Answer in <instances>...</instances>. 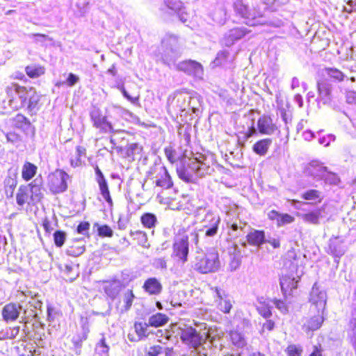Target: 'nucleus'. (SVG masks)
Segmentation results:
<instances>
[{
	"label": "nucleus",
	"mask_w": 356,
	"mask_h": 356,
	"mask_svg": "<svg viewBox=\"0 0 356 356\" xmlns=\"http://www.w3.org/2000/svg\"><path fill=\"white\" fill-rule=\"evenodd\" d=\"M5 92L9 104L16 108L26 107L33 111L40 102V96L33 87L26 88L13 82L6 87Z\"/></svg>",
	"instance_id": "1"
},
{
	"label": "nucleus",
	"mask_w": 356,
	"mask_h": 356,
	"mask_svg": "<svg viewBox=\"0 0 356 356\" xmlns=\"http://www.w3.org/2000/svg\"><path fill=\"white\" fill-rule=\"evenodd\" d=\"M193 268L202 274L217 271L220 268L219 255L217 251L210 250L197 253L193 261Z\"/></svg>",
	"instance_id": "2"
},
{
	"label": "nucleus",
	"mask_w": 356,
	"mask_h": 356,
	"mask_svg": "<svg viewBox=\"0 0 356 356\" xmlns=\"http://www.w3.org/2000/svg\"><path fill=\"white\" fill-rule=\"evenodd\" d=\"M178 330L181 341L189 348L197 349L207 341V337L191 325H184Z\"/></svg>",
	"instance_id": "3"
},
{
	"label": "nucleus",
	"mask_w": 356,
	"mask_h": 356,
	"mask_svg": "<svg viewBox=\"0 0 356 356\" xmlns=\"http://www.w3.org/2000/svg\"><path fill=\"white\" fill-rule=\"evenodd\" d=\"M70 176L61 169H56L49 174L47 177V186L54 195L65 192L68 188Z\"/></svg>",
	"instance_id": "4"
},
{
	"label": "nucleus",
	"mask_w": 356,
	"mask_h": 356,
	"mask_svg": "<svg viewBox=\"0 0 356 356\" xmlns=\"http://www.w3.org/2000/svg\"><path fill=\"white\" fill-rule=\"evenodd\" d=\"M189 253L188 236L184 229H179L172 244V255L177 261L184 264L188 261Z\"/></svg>",
	"instance_id": "5"
},
{
	"label": "nucleus",
	"mask_w": 356,
	"mask_h": 356,
	"mask_svg": "<svg viewBox=\"0 0 356 356\" xmlns=\"http://www.w3.org/2000/svg\"><path fill=\"white\" fill-rule=\"evenodd\" d=\"M311 302L310 312L315 313L316 310L324 312L326 305V294L318 286H313L309 296Z\"/></svg>",
	"instance_id": "6"
},
{
	"label": "nucleus",
	"mask_w": 356,
	"mask_h": 356,
	"mask_svg": "<svg viewBox=\"0 0 356 356\" xmlns=\"http://www.w3.org/2000/svg\"><path fill=\"white\" fill-rule=\"evenodd\" d=\"M154 184L163 189H170L173 188L174 182L172 179L165 166H161L157 169V172L154 177Z\"/></svg>",
	"instance_id": "7"
},
{
	"label": "nucleus",
	"mask_w": 356,
	"mask_h": 356,
	"mask_svg": "<svg viewBox=\"0 0 356 356\" xmlns=\"http://www.w3.org/2000/svg\"><path fill=\"white\" fill-rule=\"evenodd\" d=\"M177 68L179 71L194 76L202 74L204 70L201 63L191 59L180 62Z\"/></svg>",
	"instance_id": "8"
},
{
	"label": "nucleus",
	"mask_w": 356,
	"mask_h": 356,
	"mask_svg": "<svg viewBox=\"0 0 356 356\" xmlns=\"http://www.w3.org/2000/svg\"><path fill=\"white\" fill-rule=\"evenodd\" d=\"M298 280L290 275H284L280 278L282 293L285 300L292 296L293 291L298 288Z\"/></svg>",
	"instance_id": "9"
},
{
	"label": "nucleus",
	"mask_w": 356,
	"mask_h": 356,
	"mask_svg": "<svg viewBox=\"0 0 356 356\" xmlns=\"http://www.w3.org/2000/svg\"><path fill=\"white\" fill-rule=\"evenodd\" d=\"M257 128L259 134L271 135L277 129V126L270 115H263L257 120Z\"/></svg>",
	"instance_id": "10"
},
{
	"label": "nucleus",
	"mask_w": 356,
	"mask_h": 356,
	"mask_svg": "<svg viewBox=\"0 0 356 356\" xmlns=\"http://www.w3.org/2000/svg\"><path fill=\"white\" fill-rule=\"evenodd\" d=\"M22 306L19 303L9 302L2 309L1 315L3 319L8 322L15 321L19 316Z\"/></svg>",
	"instance_id": "11"
},
{
	"label": "nucleus",
	"mask_w": 356,
	"mask_h": 356,
	"mask_svg": "<svg viewBox=\"0 0 356 356\" xmlns=\"http://www.w3.org/2000/svg\"><path fill=\"white\" fill-rule=\"evenodd\" d=\"M117 152L124 159H135L136 154H140L143 152V147L136 143L127 144L126 146H118L115 147Z\"/></svg>",
	"instance_id": "12"
},
{
	"label": "nucleus",
	"mask_w": 356,
	"mask_h": 356,
	"mask_svg": "<svg viewBox=\"0 0 356 356\" xmlns=\"http://www.w3.org/2000/svg\"><path fill=\"white\" fill-rule=\"evenodd\" d=\"M93 126L99 130L101 133H113L114 129L112 124L108 121L107 118L100 113H95L91 115Z\"/></svg>",
	"instance_id": "13"
},
{
	"label": "nucleus",
	"mask_w": 356,
	"mask_h": 356,
	"mask_svg": "<svg viewBox=\"0 0 356 356\" xmlns=\"http://www.w3.org/2000/svg\"><path fill=\"white\" fill-rule=\"evenodd\" d=\"M323 313L324 312L316 310V312L313 313L314 315L309 317L304 323L303 330L307 333L318 330L324 321Z\"/></svg>",
	"instance_id": "14"
},
{
	"label": "nucleus",
	"mask_w": 356,
	"mask_h": 356,
	"mask_svg": "<svg viewBox=\"0 0 356 356\" xmlns=\"http://www.w3.org/2000/svg\"><path fill=\"white\" fill-rule=\"evenodd\" d=\"M142 288L150 296L159 295L163 290L162 284L159 280L156 277H149L145 280Z\"/></svg>",
	"instance_id": "15"
},
{
	"label": "nucleus",
	"mask_w": 356,
	"mask_h": 356,
	"mask_svg": "<svg viewBox=\"0 0 356 356\" xmlns=\"http://www.w3.org/2000/svg\"><path fill=\"white\" fill-rule=\"evenodd\" d=\"M215 292L216 293L217 299L216 302L219 309L224 314H228L230 312L232 305L228 296L221 289L216 287Z\"/></svg>",
	"instance_id": "16"
},
{
	"label": "nucleus",
	"mask_w": 356,
	"mask_h": 356,
	"mask_svg": "<svg viewBox=\"0 0 356 356\" xmlns=\"http://www.w3.org/2000/svg\"><path fill=\"white\" fill-rule=\"evenodd\" d=\"M135 298L133 290L128 289L126 291L122 296V300L117 305V309L119 312L123 314L130 310Z\"/></svg>",
	"instance_id": "17"
},
{
	"label": "nucleus",
	"mask_w": 356,
	"mask_h": 356,
	"mask_svg": "<svg viewBox=\"0 0 356 356\" xmlns=\"http://www.w3.org/2000/svg\"><path fill=\"white\" fill-rule=\"evenodd\" d=\"M324 211L325 207L322 206L302 213L301 218L305 222L316 225L320 223V220L323 217Z\"/></svg>",
	"instance_id": "18"
},
{
	"label": "nucleus",
	"mask_w": 356,
	"mask_h": 356,
	"mask_svg": "<svg viewBox=\"0 0 356 356\" xmlns=\"http://www.w3.org/2000/svg\"><path fill=\"white\" fill-rule=\"evenodd\" d=\"M246 240L250 245L259 247L266 242L265 232L254 229L247 234Z\"/></svg>",
	"instance_id": "19"
},
{
	"label": "nucleus",
	"mask_w": 356,
	"mask_h": 356,
	"mask_svg": "<svg viewBox=\"0 0 356 356\" xmlns=\"http://www.w3.org/2000/svg\"><path fill=\"white\" fill-rule=\"evenodd\" d=\"M38 172V167L30 161H25L22 168L21 176L24 181L31 180Z\"/></svg>",
	"instance_id": "20"
},
{
	"label": "nucleus",
	"mask_w": 356,
	"mask_h": 356,
	"mask_svg": "<svg viewBox=\"0 0 356 356\" xmlns=\"http://www.w3.org/2000/svg\"><path fill=\"white\" fill-rule=\"evenodd\" d=\"M271 144V138L260 139L253 145L252 151L259 156H264L268 153Z\"/></svg>",
	"instance_id": "21"
},
{
	"label": "nucleus",
	"mask_w": 356,
	"mask_h": 356,
	"mask_svg": "<svg viewBox=\"0 0 356 356\" xmlns=\"http://www.w3.org/2000/svg\"><path fill=\"white\" fill-rule=\"evenodd\" d=\"M170 321V318L165 314L157 312L152 314L148 319V325L155 328L164 326Z\"/></svg>",
	"instance_id": "22"
},
{
	"label": "nucleus",
	"mask_w": 356,
	"mask_h": 356,
	"mask_svg": "<svg viewBox=\"0 0 356 356\" xmlns=\"http://www.w3.org/2000/svg\"><path fill=\"white\" fill-rule=\"evenodd\" d=\"M132 240L139 246L144 248H149V243H148L147 234L145 232L142 230H131L129 232Z\"/></svg>",
	"instance_id": "23"
},
{
	"label": "nucleus",
	"mask_w": 356,
	"mask_h": 356,
	"mask_svg": "<svg viewBox=\"0 0 356 356\" xmlns=\"http://www.w3.org/2000/svg\"><path fill=\"white\" fill-rule=\"evenodd\" d=\"M302 200L311 201L315 204L321 203L323 200L322 193L316 189H309L301 194Z\"/></svg>",
	"instance_id": "24"
},
{
	"label": "nucleus",
	"mask_w": 356,
	"mask_h": 356,
	"mask_svg": "<svg viewBox=\"0 0 356 356\" xmlns=\"http://www.w3.org/2000/svg\"><path fill=\"white\" fill-rule=\"evenodd\" d=\"M25 72L31 79L38 78L45 74V67L40 65H29L25 67Z\"/></svg>",
	"instance_id": "25"
},
{
	"label": "nucleus",
	"mask_w": 356,
	"mask_h": 356,
	"mask_svg": "<svg viewBox=\"0 0 356 356\" xmlns=\"http://www.w3.org/2000/svg\"><path fill=\"white\" fill-rule=\"evenodd\" d=\"M324 70L330 81L340 83L345 79L344 73L336 67H325Z\"/></svg>",
	"instance_id": "26"
},
{
	"label": "nucleus",
	"mask_w": 356,
	"mask_h": 356,
	"mask_svg": "<svg viewBox=\"0 0 356 356\" xmlns=\"http://www.w3.org/2000/svg\"><path fill=\"white\" fill-rule=\"evenodd\" d=\"M140 220L143 227L146 229H154L157 223L156 215L149 212L143 213Z\"/></svg>",
	"instance_id": "27"
},
{
	"label": "nucleus",
	"mask_w": 356,
	"mask_h": 356,
	"mask_svg": "<svg viewBox=\"0 0 356 356\" xmlns=\"http://www.w3.org/2000/svg\"><path fill=\"white\" fill-rule=\"evenodd\" d=\"M17 185L16 176H8L4 180V191L8 197H12Z\"/></svg>",
	"instance_id": "28"
},
{
	"label": "nucleus",
	"mask_w": 356,
	"mask_h": 356,
	"mask_svg": "<svg viewBox=\"0 0 356 356\" xmlns=\"http://www.w3.org/2000/svg\"><path fill=\"white\" fill-rule=\"evenodd\" d=\"M100 193L104 197V200L108 203V206L112 207L113 206V202L110 194L108 188V184L106 179L101 180L97 182Z\"/></svg>",
	"instance_id": "29"
},
{
	"label": "nucleus",
	"mask_w": 356,
	"mask_h": 356,
	"mask_svg": "<svg viewBox=\"0 0 356 356\" xmlns=\"http://www.w3.org/2000/svg\"><path fill=\"white\" fill-rule=\"evenodd\" d=\"M298 254L296 250L292 248L289 250L282 257L284 266L291 268L294 266V261L297 260Z\"/></svg>",
	"instance_id": "30"
},
{
	"label": "nucleus",
	"mask_w": 356,
	"mask_h": 356,
	"mask_svg": "<svg viewBox=\"0 0 356 356\" xmlns=\"http://www.w3.org/2000/svg\"><path fill=\"white\" fill-rule=\"evenodd\" d=\"M76 157L70 159V164L73 168L79 167L82 163V157L86 154V149L83 146L76 147Z\"/></svg>",
	"instance_id": "31"
},
{
	"label": "nucleus",
	"mask_w": 356,
	"mask_h": 356,
	"mask_svg": "<svg viewBox=\"0 0 356 356\" xmlns=\"http://www.w3.org/2000/svg\"><path fill=\"white\" fill-rule=\"evenodd\" d=\"M60 269L65 275V278L70 281L74 280L78 276V273L72 264H65L60 266Z\"/></svg>",
	"instance_id": "32"
},
{
	"label": "nucleus",
	"mask_w": 356,
	"mask_h": 356,
	"mask_svg": "<svg viewBox=\"0 0 356 356\" xmlns=\"http://www.w3.org/2000/svg\"><path fill=\"white\" fill-rule=\"evenodd\" d=\"M229 339L236 346L243 347L245 345V340L241 333L237 330H231L229 333Z\"/></svg>",
	"instance_id": "33"
},
{
	"label": "nucleus",
	"mask_w": 356,
	"mask_h": 356,
	"mask_svg": "<svg viewBox=\"0 0 356 356\" xmlns=\"http://www.w3.org/2000/svg\"><path fill=\"white\" fill-rule=\"evenodd\" d=\"M149 326L147 323L143 322H136L134 323V330L140 339L147 338L149 336L147 327Z\"/></svg>",
	"instance_id": "34"
},
{
	"label": "nucleus",
	"mask_w": 356,
	"mask_h": 356,
	"mask_svg": "<svg viewBox=\"0 0 356 356\" xmlns=\"http://www.w3.org/2000/svg\"><path fill=\"white\" fill-rule=\"evenodd\" d=\"M258 314L264 318H269L272 316L271 307L265 301L260 302L257 307Z\"/></svg>",
	"instance_id": "35"
},
{
	"label": "nucleus",
	"mask_w": 356,
	"mask_h": 356,
	"mask_svg": "<svg viewBox=\"0 0 356 356\" xmlns=\"http://www.w3.org/2000/svg\"><path fill=\"white\" fill-rule=\"evenodd\" d=\"M250 31L243 28H233L229 31L227 38L232 41L237 40L244 37Z\"/></svg>",
	"instance_id": "36"
},
{
	"label": "nucleus",
	"mask_w": 356,
	"mask_h": 356,
	"mask_svg": "<svg viewBox=\"0 0 356 356\" xmlns=\"http://www.w3.org/2000/svg\"><path fill=\"white\" fill-rule=\"evenodd\" d=\"M29 192L26 186H22L19 188L16 195V201L18 205L23 206L29 200Z\"/></svg>",
	"instance_id": "37"
},
{
	"label": "nucleus",
	"mask_w": 356,
	"mask_h": 356,
	"mask_svg": "<svg viewBox=\"0 0 356 356\" xmlns=\"http://www.w3.org/2000/svg\"><path fill=\"white\" fill-rule=\"evenodd\" d=\"M85 251L84 245H79L77 243H74L71 245H70L66 252L68 255L72 257H78L83 253Z\"/></svg>",
	"instance_id": "38"
},
{
	"label": "nucleus",
	"mask_w": 356,
	"mask_h": 356,
	"mask_svg": "<svg viewBox=\"0 0 356 356\" xmlns=\"http://www.w3.org/2000/svg\"><path fill=\"white\" fill-rule=\"evenodd\" d=\"M317 91L320 96L321 97H329L331 95V87L330 86L323 81H319L317 82Z\"/></svg>",
	"instance_id": "39"
},
{
	"label": "nucleus",
	"mask_w": 356,
	"mask_h": 356,
	"mask_svg": "<svg viewBox=\"0 0 356 356\" xmlns=\"http://www.w3.org/2000/svg\"><path fill=\"white\" fill-rule=\"evenodd\" d=\"M302 347L296 344L288 345L285 350L286 356H302Z\"/></svg>",
	"instance_id": "40"
},
{
	"label": "nucleus",
	"mask_w": 356,
	"mask_h": 356,
	"mask_svg": "<svg viewBox=\"0 0 356 356\" xmlns=\"http://www.w3.org/2000/svg\"><path fill=\"white\" fill-rule=\"evenodd\" d=\"M66 239V234L62 230H56L54 233V241L56 247H62Z\"/></svg>",
	"instance_id": "41"
},
{
	"label": "nucleus",
	"mask_w": 356,
	"mask_h": 356,
	"mask_svg": "<svg viewBox=\"0 0 356 356\" xmlns=\"http://www.w3.org/2000/svg\"><path fill=\"white\" fill-rule=\"evenodd\" d=\"M266 321L261 324L260 334H264L273 331L275 327V322L274 320L265 318Z\"/></svg>",
	"instance_id": "42"
},
{
	"label": "nucleus",
	"mask_w": 356,
	"mask_h": 356,
	"mask_svg": "<svg viewBox=\"0 0 356 356\" xmlns=\"http://www.w3.org/2000/svg\"><path fill=\"white\" fill-rule=\"evenodd\" d=\"M97 233L100 237L111 238L113 235V232L111 227L107 225H100L97 228Z\"/></svg>",
	"instance_id": "43"
},
{
	"label": "nucleus",
	"mask_w": 356,
	"mask_h": 356,
	"mask_svg": "<svg viewBox=\"0 0 356 356\" xmlns=\"http://www.w3.org/2000/svg\"><path fill=\"white\" fill-rule=\"evenodd\" d=\"M13 121L15 126L17 128H23L25 126L30 124L29 120L22 114H17L13 119Z\"/></svg>",
	"instance_id": "44"
},
{
	"label": "nucleus",
	"mask_w": 356,
	"mask_h": 356,
	"mask_svg": "<svg viewBox=\"0 0 356 356\" xmlns=\"http://www.w3.org/2000/svg\"><path fill=\"white\" fill-rule=\"evenodd\" d=\"M295 221V218L289 213H280L278 222L277 223V227H282L287 224H291Z\"/></svg>",
	"instance_id": "45"
},
{
	"label": "nucleus",
	"mask_w": 356,
	"mask_h": 356,
	"mask_svg": "<svg viewBox=\"0 0 356 356\" xmlns=\"http://www.w3.org/2000/svg\"><path fill=\"white\" fill-rule=\"evenodd\" d=\"M164 153H165V155L168 159V161L173 164L175 163L177 161V154H176V151L172 148V147H167L164 149Z\"/></svg>",
	"instance_id": "46"
},
{
	"label": "nucleus",
	"mask_w": 356,
	"mask_h": 356,
	"mask_svg": "<svg viewBox=\"0 0 356 356\" xmlns=\"http://www.w3.org/2000/svg\"><path fill=\"white\" fill-rule=\"evenodd\" d=\"M177 173L178 177L184 181L185 182H191V175L187 172L186 169L185 168H180L177 169Z\"/></svg>",
	"instance_id": "47"
},
{
	"label": "nucleus",
	"mask_w": 356,
	"mask_h": 356,
	"mask_svg": "<svg viewBox=\"0 0 356 356\" xmlns=\"http://www.w3.org/2000/svg\"><path fill=\"white\" fill-rule=\"evenodd\" d=\"M273 304L276 307L277 309H278L282 313H288V306L286 302L283 300L275 298L273 300Z\"/></svg>",
	"instance_id": "48"
},
{
	"label": "nucleus",
	"mask_w": 356,
	"mask_h": 356,
	"mask_svg": "<svg viewBox=\"0 0 356 356\" xmlns=\"http://www.w3.org/2000/svg\"><path fill=\"white\" fill-rule=\"evenodd\" d=\"M90 229V223L87 221L81 222L76 228V232L81 234H86Z\"/></svg>",
	"instance_id": "49"
},
{
	"label": "nucleus",
	"mask_w": 356,
	"mask_h": 356,
	"mask_svg": "<svg viewBox=\"0 0 356 356\" xmlns=\"http://www.w3.org/2000/svg\"><path fill=\"white\" fill-rule=\"evenodd\" d=\"M88 338L86 332L83 333L81 336L78 335L72 339V343L76 347L80 348L83 341H86Z\"/></svg>",
	"instance_id": "50"
},
{
	"label": "nucleus",
	"mask_w": 356,
	"mask_h": 356,
	"mask_svg": "<svg viewBox=\"0 0 356 356\" xmlns=\"http://www.w3.org/2000/svg\"><path fill=\"white\" fill-rule=\"evenodd\" d=\"M325 167H321L318 165L312 166L310 173L313 176H323V172L326 171Z\"/></svg>",
	"instance_id": "51"
},
{
	"label": "nucleus",
	"mask_w": 356,
	"mask_h": 356,
	"mask_svg": "<svg viewBox=\"0 0 356 356\" xmlns=\"http://www.w3.org/2000/svg\"><path fill=\"white\" fill-rule=\"evenodd\" d=\"M218 222H219V219L216 220L215 221V222L212 225V226L206 231V233H205L206 236H213L214 235H216L217 234L218 229Z\"/></svg>",
	"instance_id": "52"
},
{
	"label": "nucleus",
	"mask_w": 356,
	"mask_h": 356,
	"mask_svg": "<svg viewBox=\"0 0 356 356\" xmlns=\"http://www.w3.org/2000/svg\"><path fill=\"white\" fill-rule=\"evenodd\" d=\"M79 77L73 73H70L67 78L66 79L65 83L72 87L74 86L79 81Z\"/></svg>",
	"instance_id": "53"
},
{
	"label": "nucleus",
	"mask_w": 356,
	"mask_h": 356,
	"mask_svg": "<svg viewBox=\"0 0 356 356\" xmlns=\"http://www.w3.org/2000/svg\"><path fill=\"white\" fill-rule=\"evenodd\" d=\"M162 351V347L160 346H153L149 348L147 352L148 356H159Z\"/></svg>",
	"instance_id": "54"
},
{
	"label": "nucleus",
	"mask_w": 356,
	"mask_h": 356,
	"mask_svg": "<svg viewBox=\"0 0 356 356\" xmlns=\"http://www.w3.org/2000/svg\"><path fill=\"white\" fill-rule=\"evenodd\" d=\"M346 99L348 104L356 103V92L353 90H348L346 93Z\"/></svg>",
	"instance_id": "55"
},
{
	"label": "nucleus",
	"mask_w": 356,
	"mask_h": 356,
	"mask_svg": "<svg viewBox=\"0 0 356 356\" xmlns=\"http://www.w3.org/2000/svg\"><path fill=\"white\" fill-rule=\"evenodd\" d=\"M280 213H279L276 210H271L270 211L267 216H268V218L270 220H272V221H276V224L278 222V220H279V218H280Z\"/></svg>",
	"instance_id": "56"
},
{
	"label": "nucleus",
	"mask_w": 356,
	"mask_h": 356,
	"mask_svg": "<svg viewBox=\"0 0 356 356\" xmlns=\"http://www.w3.org/2000/svg\"><path fill=\"white\" fill-rule=\"evenodd\" d=\"M243 134L245 140H248L250 137L255 135L256 129L254 128V124H252V125L248 128V129L246 131L243 132Z\"/></svg>",
	"instance_id": "57"
},
{
	"label": "nucleus",
	"mask_w": 356,
	"mask_h": 356,
	"mask_svg": "<svg viewBox=\"0 0 356 356\" xmlns=\"http://www.w3.org/2000/svg\"><path fill=\"white\" fill-rule=\"evenodd\" d=\"M42 225L45 230L46 233L50 234L53 230L51 222L46 218L42 220Z\"/></svg>",
	"instance_id": "58"
},
{
	"label": "nucleus",
	"mask_w": 356,
	"mask_h": 356,
	"mask_svg": "<svg viewBox=\"0 0 356 356\" xmlns=\"http://www.w3.org/2000/svg\"><path fill=\"white\" fill-rule=\"evenodd\" d=\"M122 92L124 97L126 99H127L129 101H130L132 104H136V103L138 102V101H139V97L138 96L136 97H131L128 94L127 91L124 88H122Z\"/></svg>",
	"instance_id": "59"
},
{
	"label": "nucleus",
	"mask_w": 356,
	"mask_h": 356,
	"mask_svg": "<svg viewBox=\"0 0 356 356\" xmlns=\"http://www.w3.org/2000/svg\"><path fill=\"white\" fill-rule=\"evenodd\" d=\"M6 138L8 141L15 143L19 140V136L15 132H8L6 134Z\"/></svg>",
	"instance_id": "60"
},
{
	"label": "nucleus",
	"mask_w": 356,
	"mask_h": 356,
	"mask_svg": "<svg viewBox=\"0 0 356 356\" xmlns=\"http://www.w3.org/2000/svg\"><path fill=\"white\" fill-rule=\"evenodd\" d=\"M237 8L241 13L243 17L245 18L250 17V16L247 13V7L245 5H243V3H239L237 6Z\"/></svg>",
	"instance_id": "61"
},
{
	"label": "nucleus",
	"mask_w": 356,
	"mask_h": 356,
	"mask_svg": "<svg viewBox=\"0 0 356 356\" xmlns=\"http://www.w3.org/2000/svg\"><path fill=\"white\" fill-rule=\"evenodd\" d=\"M229 53L227 51H221L218 53L215 61H218L219 60H226L228 57Z\"/></svg>",
	"instance_id": "62"
},
{
	"label": "nucleus",
	"mask_w": 356,
	"mask_h": 356,
	"mask_svg": "<svg viewBox=\"0 0 356 356\" xmlns=\"http://www.w3.org/2000/svg\"><path fill=\"white\" fill-rule=\"evenodd\" d=\"M95 173L97 175V182H98L99 181H101L102 179V180H104L106 179V178L104 177L102 172L100 170V169L99 168L98 166H97L95 168Z\"/></svg>",
	"instance_id": "63"
},
{
	"label": "nucleus",
	"mask_w": 356,
	"mask_h": 356,
	"mask_svg": "<svg viewBox=\"0 0 356 356\" xmlns=\"http://www.w3.org/2000/svg\"><path fill=\"white\" fill-rule=\"evenodd\" d=\"M268 242L272 245L274 248H278L280 247V240L277 238H273L272 240L268 241Z\"/></svg>",
	"instance_id": "64"
}]
</instances>
